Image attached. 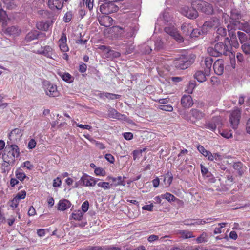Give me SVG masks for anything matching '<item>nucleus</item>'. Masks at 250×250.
Returning a JSON list of instances; mask_svg holds the SVG:
<instances>
[{"label":"nucleus","mask_w":250,"mask_h":250,"mask_svg":"<svg viewBox=\"0 0 250 250\" xmlns=\"http://www.w3.org/2000/svg\"><path fill=\"white\" fill-rule=\"evenodd\" d=\"M231 47L223 42H218L214 47H209L207 49L208 53L211 56L218 57L221 55H228L230 53Z\"/></svg>","instance_id":"f257e3e1"},{"label":"nucleus","mask_w":250,"mask_h":250,"mask_svg":"<svg viewBox=\"0 0 250 250\" xmlns=\"http://www.w3.org/2000/svg\"><path fill=\"white\" fill-rule=\"evenodd\" d=\"M192 5L198 10L206 14H212L213 8L212 4L203 0L195 1L192 3Z\"/></svg>","instance_id":"f03ea898"},{"label":"nucleus","mask_w":250,"mask_h":250,"mask_svg":"<svg viewBox=\"0 0 250 250\" xmlns=\"http://www.w3.org/2000/svg\"><path fill=\"white\" fill-rule=\"evenodd\" d=\"M104 3L100 6L99 10L103 14L108 15L111 13L116 12L118 10V7L113 2V0L109 1H104Z\"/></svg>","instance_id":"7ed1b4c3"},{"label":"nucleus","mask_w":250,"mask_h":250,"mask_svg":"<svg viewBox=\"0 0 250 250\" xmlns=\"http://www.w3.org/2000/svg\"><path fill=\"white\" fill-rule=\"evenodd\" d=\"M191 64V61L185 56L176 58L173 62V65L177 69H185L188 68Z\"/></svg>","instance_id":"20e7f679"},{"label":"nucleus","mask_w":250,"mask_h":250,"mask_svg":"<svg viewBox=\"0 0 250 250\" xmlns=\"http://www.w3.org/2000/svg\"><path fill=\"white\" fill-rule=\"evenodd\" d=\"M241 115V110L237 108H235L230 113L229 122L231 127L234 129L238 127L240 123Z\"/></svg>","instance_id":"39448f33"},{"label":"nucleus","mask_w":250,"mask_h":250,"mask_svg":"<svg viewBox=\"0 0 250 250\" xmlns=\"http://www.w3.org/2000/svg\"><path fill=\"white\" fill-rule=\"evenodd\" d=\"M44 89L46 94L50 97H58L60 95L57 86L49 82L44 83Z\"/></svg>","instance_id":"423d86ee"},{"label":"nucleus","mask_w":250,"mask_h":250,"mask_svg":"<svg viewBox=\"0 0 250 250\" xmlns=\"http://www.w3.org/2000/svg\"><path fill=\"white\" fill-rule=\"evenodd\" d=\"M34 52L38 54H42L45 57L55 60L56 55L54 49L50 46H45L44 47H41L40 50H34Z\"/></svg>","instance_id":"0eeeda50"},{"label":"nucleus","mask_w":250,"mask_h":250,"mask_svg":"<svg viewBox=\"0 0 250 250\" xmlns=\"http://www.w3.org/2000/svg\"><path fill=\"white\" fill-rule=\"evenodd\" d=\"M193 7L185 6L181 8L180 12L182 15L190 19H195L198 16L197 10Z\"/></svg>","instance_id":"6e6552de"},{"label":"nucleus","mask_w":250,"mask_h":250,"mask_svg":"<svg viewBox=\"0 0 250 250\" xmlns=\"http://www.w3.org/2000/svg\"><path fill=\"white\" fill-rule=\"evenodd\" d=\"M220 24V20L216 17L211 18L210 20L206 21L202 26V30L207 32L208 30L211 28L217 27Z\"/></svg>","instance_id":"1a4fd4ad"},{"label":"nucleus","mask_w":250,"mask_h":250,"mask_svg":"<svg viewBox=\"0 0 250 250\" xmlns=\"http://www.w3.org/2000/svg\"><path fill=\"white\" fill-rule=\"evenodd\" d=\"M165 31L179 42L183 41V37L179 34L174 26H168L165 28Z\"/></svg>","instance_id":"9d476101"},{"label":"nucleus","mask_w":250,"mask_h":250,"mask_svg":"<svg viewBox=\"0 0 250 250\" xmlns=\"http://www.w3.org/2000/svg\"><path fill=\"white\" fill-rule=\"evenodd\" d=\"M213 68L216 74L221 75L224 69V61L221 59L216 61L213 64Z\"/></svg>","instance_id":"9b49d317"},{"label":"nucleus","mask_w":250,"mask_h":250,"mask_svg":"<svg viewBox=\"0 0 250 250\" xmlns=\"http://www.w3.org/2000/svg\"><path fill=\"white\" fill-rule=\"evenodd\" d=\"M181 104L185 108H189L193 104L191 96L189 95H184L181 99Z\"/></svg>","instance_id":"f8f14e48"},{"label":"nucleus","mask_w":250,"mask_h":250,"mask_svg":"<svg viewBox=\"0 0 250 250\" xmlns=\"http://www.w3.org/2000/svg\"><path fill=\"white\" fill-rule=\"evenodd\" d=\"M48 6L52 10H60L63 7V0H48Z\"/></svg>","instance_id":"ddd939ff"},{"label":"nucleus","mask_w":250,"mask_h":250,"mask_svg":"<svg viewBox=\"0 0 250 250\" xmlns=\"http://www.w3.org/2000/svg\"><path fill=\"white\" fill-rule=\"evenodd\" d=\"M125 177L122 176H118L117 177H113L111 176H108L107 177V179L111 180L112 183L110 184L111 187H117L118 186H125V182L124 180Z\"/></svg>","instance_id":"4468645a"},{"label":"nucleus","mask_w":250,"mask_h":250,"mask_svg":"<svg viewBox=\"0 0 250 250\" xmlns=\"http://www.w3.org/2000/svg\"><path fill=\"white\" fill-rule=\"evenodd\" d=\"M241 17V15L239 11L236 9H232L230 12V19L231 20V21H230V22L237 26L238 23H240V21L237 20L240 19Z\"/></svg>","instance_id":"2eb2a0df"},{"label":"nucleus","mask_w":250,"mask_h":250,"mask_svg":"<svg viewBox=\"0 0 250 250\" xmlns=\"http://www.w3.org/2000/svg\"><path fill=\"white\" fill-rule=\"evenodd\" d=\"M81 181L84 186L87 187H93L96 185L97 182V180L95 178L88 175L82 177L81 178Z\"/></svg>","instance_id":"dca6fc26"},{"label":"nucleus","mask_w":250,"mask_h":250,"mask_svg":"<svg viewBox=\"0 0 250 250\" xmlns=\"http://www.w3.org/2000/svg\"><path fill=\"white\" fill-rule=\"evenodd\" d=\"M211 219L208 218L206 220L203 219H197V220H185L184 223L186 225L188 226H194L196 225H203L206 223H209L211 222L210 220Z\"/></svg>","instance_id":"f3484780"},{"label":"nucleus","mask_w":250,"mask_h":250,"mask_svg":"<svg viewBox=\"0 0 250 250\" xmlns=\"http://www.w3.org/2000/svg\"><path fill=\"white\" fill-rule=\"evenodd\" d=\"M99 22L102 26L109 27L112 25L113 20L110 17L108 16V15H105L100 18L99 20Z\"/></svg>","instance_id":"a211bd4d"},{"label":"nucleus","mask_w":250,"mask_h":250,"mask_svg":"<svg viewBox=\"0 0 250 250\" xmlns=\"http://www.w3.org/2000/svg\"><path fill=\"white\" fill-rule=\"evenodd\" d=\"M66 36L65 34L63 33L58 42L61 50L64 52H66L69 50L68 47L66 44Z\"/></svg>","instance_id":"6ab92c4d"},{"label":"nucleus","mask_w":250,"mask_h":250,"mask_svg":"<svg viewBox=\"0 0 250 250\" xmlns=\"http://www.w3.org/2000/svg\"><path fill=\"white\" fill-rule=\"evenodd\" d=\"M203 62V65H205L204 68L205 73L207 75H209L213 62V59L210 57H206Z\"/></svg>","instance_id":"aec40b11"},{"label":"nucleus","mask_w":250,"mask_h":250,"mask_svg":"<svg viewBox=\"0 0 250 250\" xmlns=\"http://www.w3.org/2000/svg\"><path fill=\"white\" fill-rule=\"evenodd\" d=\"M22 135L21 130L18 128H15L9 134L8 137L11 141H15L19 139Z\"/></svg>","instance_id":"412c9836"},{"label":"nucleus","mask_w":250,"mask_h":250,"mask_svg":"<svg viewBox=\"0 0 250 250\" xmlns=\"http://www.w3.org/2000/svg\"><path fill=\"white\" fill-rule=\"evenodd\" d=\"M71 206V203L68 200H61L58 204V209L59 210L64 211L69 208Z\"/></svg>","instance_id":"4be33fe9"},{"label":"nucleus","mask_w":250,"mask_h":250,"mask_svg":"<svg viewBox=\"0 0 250 250\" xmlns=\"http://www.w3.org/2000/svg\"><path fill=\"white\" fill-rule=\"evenodd\" d=\"M192 116L197 120H200L205 116V114L197 109H192L190 111Z\"/></svg>","instance_id":"5701e85b"},{"label":"nucleus","mask_w":250,"mask_h":250,"mask_svg":"<svg viewBox=\"0 0 250 250\" xmlns=\"http://www.w3.org/2000/svg\"><path fill=\"white\" fill-rule=\"evenodd\" d=\"M233 168L237 171L239 175L242 176L245 170V167H243V164L240 162L234 163L233 166Z\"/></svg>","instance_id":"b1692460"},{"label":"nucleus","mask_w":250,"mask_h":250,"mask_svg":"<svg viewBox=\"0 0 250 250\" xmlns=\"http://www.w3.org/2000/svg\"><path fill=\"white\" fill-rule=\"evenodd\" d=\"M4 33L9 35L17 36L19 34L20 30L16 26H11L6 28Z\"/></svg>","instance_id":"393cba45"},{"label":"nucleus","mask_w":250,"mask_h":250,"mask_svg":"<svg viewBox=\"0 0 250 250\" xmlns=\"http://www.w3.org/2000/svg\"><path fill=\"white\" fill-rule=\"evenodd\" d=\"M108 116L109 117L116 119H122V117L124 116L123 115L119 113L114 108H110L108 109Z\"/></svg>","instance_id":"a878e982"},{"label":"nucleus","mask_w":250,"mask_h":250,"mask_svg":"<svg viewBox=\"0 0 250 250\" xmlns=\"http://www.w3.org/2000/svg\"><path fill=\"white\" fill-rule=\"evenodd\" d=\"M193 26L191 23H183L181 26V30L185 35H189Z\"/></svg>","instance_id":"bb28decb"},{"label":"nucleus","mask_w":250,"mask_h":250,"mask_svg":"<svg viewBox=\"0 0 250 250\" xmlns=\"http://www.w3.org/2000/svg\"><path fill=\"white\" fill-rule=\"evenodd\" d=\"M39 35L38 31L36 30L31 31L27 34L25 40L27 42H30L37 39Z\"/></svg>","instance_id":"cd10ccee"},{"label":"nucleus","mask_w":250,"mask_h":250,"mask_svg":"<svg viewBox=\"0 0 250 250\" xmlns=\"http://www.w3.org/2000/svg\"><path fill=\"white\" fill-rule=\"evenodd\" d=\"M206 76H207L205 73H204L202 71H198L194 74V78L199 82H203L206 80Z\"/></svg>","instance_id":"c85d7f7f"},{"label":"nucleus","mask_w":250,"mask_h":250,"mask_svg":"<svg viewBox=\"0 0 250 250\" xmlns=\"http://www.w3.org/2000/svg\"><path fill=\"white\" fill-rule=\"evenodd\" d=\"M120 96L119 95L107 92H103L99 94V97L104 99V98H106L111 100L116 99L119 98Z\"/></svg>","instance_id":"c756f323"},{"label":"nucleus","mask_w":250,"mask_h":250,"mask_svg":"<svg viewBox=\"0 0 250 250\" xmlns=\"http://www.w3.org/2000/svg\"><path fill=\"white\" fill-rule=\"evenodd\" d=\"M177 233L180 235L184 239L190 238L194 237L192 232L188 230H178Z\"/></svg>","instance_id":"7c9ffc66"},{"label":"nucleus","mask_w":250,"mask_h":250,"mask_svg":"<svg viewBox=\"0 0 250 250\" xmlns=\"http://www.w3.org/2000/svg\"><path fill=\"white\" fill-rule=\"evenodd\" d=\"M83 216V213L81 210H75L71 214L70 219H73L76 221L82 220Z\"/></svg>","instance_id":"2f4dec72"},{"label":"nucleus","mask_w":250,"mask_h":250,"mask_svg":"<svg viewBox=\"0 0 250 250\" xmlns=\"http://www.w3.org/2000/svg\"><path fill=\"white\" fill-rule=\"evenodd\" d=\"M0 20L2 22L3 27L6 26L7 22L9 21L6 12L2 9H0Z\"/></svg>","instance_id":"473e14b6"},{"label":"nucleus","mask_w":250,"mask_h":250,"mask_svg":"<svg viewBox=\"0 0 250 250\" xmlns=\"http://www.w3.org/2000/svg\"><path fill=\"white\" fill-rule=\"evenodd\" d=\"M59 75L63 81L68 83H71L73 82V77L68 73L61 72L59 73Z\"/></svg>","instance_id":"72a5a7b5"},{"label":"nucleus","mask_w":250,"mask_h":250,"mask_svg":"<svg viewBox=\"0 0 250 250\" xmlns=\"http://www.w3.org/2000/svg\"><path fill=\"white\" fill-rule=\"evenodd\" d=\"M15 175L16 178L21 182L27 177L25 173L21 168H18L16 170Z\"/></svg>","instance_id":"f704fd0d"},{"label":"nucleus","mask_w":250,"mask_h":250,"mask_svg":"<svg viewBox=\"0 0 250 250\" xmlns=\"http://www.w3.org/2000/svg\"><path fill=\"white\" fill-rule=\"evenodd\" d=\"M173 180V176L170 171H168L164 178V182L167 186H169Z\"/></svg>","instance_id":"c9c22d12"},{"label":"nucleus","mask_w":250,"mask_h":250,"mask_svg":"<svg viewBox=\"0 0 250 250\" xmlns=\"http://www.w3.org/2000/svg\"><path fill=\"white\" fill-rule=\"evenodd\" d=\"M239 24H241V27H239L240 29L247 33L250 32V24L248 22L244 21L242 22L240 21Z\"/></svg>","instance_id":"e433bc0d"},{"label":"nucleus","mask_w":250,"mask_h":250,"mask_svg":"<svg viewBox=\"0 0 250 250\" xmlns=\"http://www.w3.org/2000/svg\"><path fill=\"white\" fill-rule=\"evenodd\" d=\"M11 148L12 154L15 158H17L20 155V151L18 146L16 145H10Z\"/></svg>","instance_id":"4c0bfd02"},{"label":"nucleus","mask_w":250,"mask_h":250,"mask_svg":"<svg viewBox=\"0 0 250 250\" xmlns=\"http://www.w3.org/2000/svg\"><path fill=\"white\" fill-rule=\"evenodd\" d=\"M6 8L9 9H14L16 7V4L14 3V0H2Z\"/></svg>","instance_id":"58836bf2"},{"label":"nucleus","mask_w":250,"mask_h":250,"mask_svg":"<svg viewBox=\"0 0 250 250\" xmlns=\"http://www.w3.org/2000/svg\"><path fill=\"white\" fill-rule=\"evenodd\" d=\"M219 133L220 135L226 138L229 139L232 137V134L231 131L228 130H219Z\"/></svg>","instance_id":"ea45409f"},{"label":"nucleus","mask_w":250,"mask_h":250,"mask_svg":"<svg viewBox=\"0 0 250 250\" xmlns=\"http://www.w3.org/2000/svg\"><path fill=\"white\" fill-rule=\"evenodd\" d=\"M198 243H202L206 242L208 241V235L206 233L203 232L199 237L196 239Z\"/></svg>","instance_id":"a19ab883"},{"label":"nucleus","mask_w":250,"mask_h":250,"mask_svg":"<svg viewBox=\"0 0 250 250\" xmlns=\"http://www.w3.org/2000/svg\"><path fill=\"white\" fill-rule=\"evenodd\" d=\"M237 35L241 43L246 42L248 39L247 35L243 32L238 31L237 32Z\"/></svg>","instance_id":"79ce46f5"},{"label":"nucleus","mask_w":250,"mask_h":250,"mask_svg":"<svg viewBox=\"0 0 250 250\" xmlns=\"http://www.w3.org/2000/svg\"><path fill=\"white\" fill-rule=\"evenodd\" d=\"M161 197L168 201H174L175 199V197L173 195L168 192L161 195Z\"/></svg>","instance_id":"37998d69"},{"label":"nucleus","mask_w":250,"mask_h":250,"mask_svg":"<svg viewBox=\"0 0 250 250\" xmlns=\"http://www.w3.org/2000/svg\"><path fill=\"white\" fill-rule=\"evenodd\" d=\"M99 187L103 188L104 190L109 189L110 188L109 183L106 182H100L97 184Z\"/></svg>","instance_id":"c03bdc74"},{"label":"nucleus","mask_w":250,"mask_h":250,"mask_svg":"<svg viewBox=\"0 0 250 250\" xmlns=\"http://www.w3.org/2000/svg\"><path fill=\"white\" fill-rule=\"evenodd\" d=\"M205 127L206 128H208L211 131H214L215 130L216 128V125H215L213 122L211 121L206 123L205 124Z\"/></svg>","instance_id":"a18cd8bd"},{"label":"nucleus","mask_w":250,"mask_h":250,"mask_svg":"<svg viewBox=\"0 0 250 250\" xmlns=\"http://www.w3.org/2000/svg\"><path fill=\"white\" fill-rule=\"evenodd\" d=\"M241 48L245 54L249 55L250 54V44L245 43L242 45Z\"/></svg>","instance_id":"49530a36"},{"label":"nucleus","mask_w":250,"mask_h":250,"mask_svg":"<svg viewBox=\"0 0 250 250\" xmlns=\"http://www.w3.org/2000/svg\"><path fill=\"white\" fill-rule=\"evenodd\" d=\"M196 84L194 83L190 82L188 86L187 87V89L185 90V92L188 94H191Z\"/></svg>","instance_id":"de8ad7c7"},{"label":"nucleus","mask_w":250,"mask_h":250,"mask_svg":"<svg viewBox=\"0 0 250 250\" xmlns=\"http://www.w3.org/2000/svg\"><path fill=\"white\" fill-rule=\"evenodd\" d=\"M211 122L216 125V127H219L222 125V119L220 116L213 117Z\"/></svg>","instance_id":"09e8293b"},{"label":"nucleus","mask_w":250,"mask_h":250,"mask_svg":"<svg viewBox=\"0 0 250 250\" xmlns=\"http://www.w3.org/2000/svg\"><path fill=\"white\" fill-rule=\"evenodd\" d=\"M26 192L24 190H21L19 192L15 197L19 201L20 200L23 199L26 197Z\"/></svg>","instance_id":"8fccbe9b"},{"label":"nucleus","mask_w":250,"mask_h":250,"mask_svg":"<svg viewBox=\"0 0 250 250\" xmlns=\"http://www.w3.org/2000/svg\"><path fill=\"white\" fill-rule=\"evenodd\" d=\"M22 167H26L28 170H32L34 168V166L30 161H26L21 165Z\"/></svg>","instance_id":"3c124183"},{"label":"nucleus","mask_w":250,"mask_h":250,"mask_svg":"<svg viewBox=\"0 0 250 250\" xmlns=\"http://www.w3.org/2000/svg\"><path fill=\"white\" fill-rule=\"evenodd\" d=\"M19 204V201L15 197L8 202L9 206L12 208L18 207Z\"/></svg>","instance_id":"603ef678"},{"label":"nucleus","mask_w":250,"mask_h":250,"mask_svg":"<svg viewBox=\"0 0 250 250\" xmlns=\"http://www.w3.org/2000/svg\"><path fill=\"white\" fill-rule=\"evenodd\" d=\"M230 34H231L230 36V40L231 41L232 45L235 48L238 47L239 44L236 41V36L235 34H233V32H231Z\"/></svg>","instance_id":"864d4df0"},{"label":"nucleus","mask_w":250,"mask_h":250,"mask_svg":"<svg viewBox=\"0 0 250 250\" xmlns=\"http://www.w3.org/2000/svg\"><path fill=\"white\" fill-rule=\"evenodd\" d=\"M159 108L162 110L171 112L173 108L170 105H161L159 106Z\"/></svg>","instance_id":"5fc2aeb1"},{"label":"nucleus","mask_w":250,"mask_h":250,"mask_svg":"<svg viewBox=\"0 0 250 250\" xmlns=\"http://www.w3.org/2000/svg\"><path fill=\"white\" fill-rule=\"evenodd\" d=\"M200 35V32L198 29H194L193 27L189 34L191 38L197 37Z\"/></svg>","instance_id":"6e6d98bb"},{"label":"nucleus","mask_w":250,"mask_h":250,"mask_svg":"<svg viewBox=\"0 0 250 250\" xmlns=\"http://www.w3.org/2000/svg\"><path fill=\"white\" fill-rule=\"evenodd\" d=\"M89 202L88 201H85L82 205L81 208L82 212L83 213L87 212L89 208Z\"/></svg>","instance_id":"4d7b16f0"},{"label":"nucleus","mask_w":250,"mask_h":250,"mask_svg":"<svg viewBox=\"0 0 250 250\" xmlns=\"http://www.w3.org/2000/svg\"><path fill=\"white\" fill-rule=\"evenodd\" d=\"M48 231L47 229H40L37 230V233L39 237H43Z\"/></svg>","instance_id":"13d9d810"},{"label":"nucleus","mask_w":250,"mask_h":250,"mask_svg":"<svg viewBox=\"0 0 250 250\" xmlns=\"http://www.w3.org/2000/svg\"><path fill=\"white\" fill-rule=\"evenodd\" d=\"M201 172L203 176L207 177H209L211 173L208 170V169L205 167L203 165H201Z\"/></svg>","instance_id":"bf43d9fd"},{"label":"nucleus","mask_w":250,"mask_h":250,"mask_svg":"<svg viewBox=\"0 0 250 250\" xmlns=\"http://www.w3.org/2000/svg\"><path fill=\"white\" fill-rule=\"evenodd\" d=\"M226 224V223H219L218 225L220 226L219 228H215L214 230V233L215 234H219L222 232V229L225 227V225Z\"/></svg>","instance_id":"052dcab7"},{"label":"nucleus","mask_w":250,"mask_h":250,"mask_svg":"<svg viewBox=\"0 0 250 250\" xmlns=\"http://www.w3.org/2000/svg\"><path fill=\"white\" fill-rule=\"evenodd\" d=\"M94 172L97 175L104 176L105 174V170L101 168H95Z\"/></svg>","instance_id":"680f3d73"},{"label":"nucleus","mask_w":250,"mask_h":250,"mask_svg":"<svg viewBox=\"0 0 250 250\" xmlns=\"http://www.w3.org/2000/svg\"><path fill=\"white\" fill-rule=\"evenodd\" d=\"M72 14L71 12H67L64 17H63V20L65 22H69L71 19H72Z\"/></svg>","instance_id":"e2e57ef3"},{"label":"nucleus","mask_w":250,"mask_h":250,"mask_svg":"<svg viewBox=\"0 0 250 250\" xmlns=\"http://www.w3.org/2000/svg\"><path fill=\"white\" fill-rule=\"evenodd\" d=\"M36 142L34 139H31L28 142V148L30 149L34 148L36 146Z\"/></svg>","instance_id":"0e129e2a"},{"label":"nucleus","mask_w":250,"mask_h":250,"mask_svg":"<svg viewBox=\"0 0 250 250\" xmlns=\"http://www.w3.org/2000/svg\"><path fill=\"white\" fill-rule=\"evenodd\" d=\"M197 149L204 156H205L206 153H207V152L208 151V150H206L204 147V146H203L201 145L198 146Z\"/></svg>","instance_id":"69168bd1"},{"label":"nucleus","mask_w":250,"mask_h":250,"mask_svg":"<svg viewBox=\"0 0 250 250\" xmlns=\"http://www.w3.org/2000/svg\"><path fill=\"white\" fill-rule=\"evenodd\" d=\"M93 3H94V0H86V2H85L86 6L89 9V10H91L93 9Z\"/></svg>","instance_id":"338daca9"},{"label":"nucleus","mask_w":250,"mask_h":250,"mask_svg":"<svg viewBox=\"0 0 250 250\" xmlns=\"http://www.w3.org/2000/svg\"><path fill=\"white\" fill-rule=\"evenodd\" d=\"M245 127L247 133L250 134V118L247 120L246 123Z\"/></svg>","instance_id":"774afa93"}]
</instances>
